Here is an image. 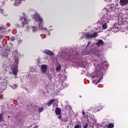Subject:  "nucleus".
Masks as SVG:
<instances>
[{
    "mask_svg": "<svg viewBox=\"0 0 128 128\" xmlns=\"http://www.w3.org/2000/svg\"><path fill=\"white\" fill-rule=\"evenodd\" d=\"M92 78H94L93 82L96 84H98V82H100V80L102 78V73L100 70H98L96 72H92Z\"/></svg>",
    "mask_w": 128,
    "mask_h": 128,
    "instance_id": "f257e3e1",
    "label": "nucleus"
},
{
    "mask_svg": "<svg viewBox=\"0 0 128 128\" xmlns=\"http://www.w3.org/2000/svg\"><path fill=\"white\" fill-rule=\"evenodd\" d=\"M34 18L38 22L39 30H46V28H44V25L42 24V18L40 17V16L38 14H34Z\"/></svg>",
    "mask_w": 128,
    "mask_h": 128,
    "instance_id": "f03ea898",
    "label": "nucleus"
},
{
    "mask_svg": "<svg viewBox=\"0 0 128 128\" xmlns=\"http://www.w3.org/2000/svg\"><path fill=\"white\" fill-rule=\"evenodd\" d=\"M18 60H15V62H14V64H12L11 66V68L12 70V72L13 74H14V76H16V74H18Z\"/></svg>",
    "mask_w": 128,
    "mask_h": 128,
    "instance_id": "7ed1b4c3",
    "label": "nucleus"
},
{
    "mask_svg": "<svg viewBox=\"0 0 128 128\" xmlns=\"http://www.w3.org/2000/svg\"><path fill=\"white\" fill-rule=\"evenodd\" d=\"M20 20L22 22L21 25L20 24H17L19 28H24L25 24H28V20L26 19V18H20Z\"/></svg>",
    "mask_w": 128,
    "mask_h": 128,
    "instance_id": "20e7f679",
    "label": "nucleus"
},
{
    "mask_svg": "<svg viewBox=\"0 0 128 128\" xmlns=\"http://www.w3.org/2000/svg\"><path fill=\"white\" fill-rule=\"evenodd\" d=\"M98 36V34L96 32H94L93 34H90V33H86L84 34V38H96Z\"/></svg>",
    "mask_w": 128,
    "mask_h": 128,
    "instance_id": "39448f33",
    "label": "nucleus"
},
{
    "mask_svg": "<svg viewBox=\"0 0 128 128\" xmlns=\"http://www.w3.org/2000/svg\"><path fill=\"white\" fill-rule=\"evenodd\" d=\"M42 53L45 54H47L50 56H52L54 54V52L48 50H43Z\"/></svg>",
    "mask_w": 128,
    "mask_h": 128,
    "instance_id": "423d86ee",
    "label": "nucleus"
},
{
    "mask_svg": "<svg viewBox=\"0 0 128 128\" xmlns=\"http://www.w3.org/2000/svg\"><path fill=\"white\" fill-rule=\"evenodd\" d=\"M48 70V66L46 64H42L41 66V72L42 74H46V70Z\"/></svg>",
    "mask_w": 128,
    "mask_h": 128,
    "instance_id": "0eeeda50",
    "label": "nucleus"
},
{
    "mask_svg": "<svg viewBox=\"0 0 128 128\" xmlns=\"http://www.w3.org/2000/svg\"><path fill=\"white\" fill-rule=\"evenodd\" d=\"M119 4L122 6H126V4H128V0H120Z\"/></svg>",
    "mask_w": 128,
    "mask_h": 128,
    "instance_id": "6e6552de",
    "label": "nucleus"
},
{
    "mask_svg": "<svg viewBox=\"0 0 128 128\" xmlns=\"http://www.w3.org/2000/svg\"><path fill=\"white\" fill-rule=\"evenodd\" d=\"M55 113L56 116H60V114H62V110L58 108H56L55 110Z\"/></svg>",
    "mask_w": 128,
    "mask_h": 128,
    "instance_id": "1a4fd4ad",
    "label": "nucleus"
},
{
    "mask_svg": "<svg viewBox=\"0 0 128 128\" xmlns=\"http://www.w3.org/2000/svg\"><path fill=\"white\" fill-rule=\"evenodd\" d=\"M104 41L102 40H100L98 42H96V46H104Z\"/></svg>",
    "mask_w": 128,
    "mask_h": 128,
    "instance_id": "9d476101",
    "label": "nucleus"
},
{
    "mask_svg": "<svg viewBox=\"0 0 128 128\" xmlns=\"http://www.w3.org/2000/svg\"><path fill=\"white\" fill-rule=\"evenodd\" d=\"M55 100H56L55 99H52L50 101H49L47 103L48 106H52V102H54Z\"/></svg>",
    "mask_w": 128,
    "mask_h": 128,
    "instance_id": "9b49d317",
    "label": "nucleus"
},
{
    "mask_svg": "<svg viewBox=\"0 0 128 128\" xmlns=\"http://www.w3.org/2000/svg\"><path fill=\"white\" fill-rule=\"evenodd\" d=\"M82 114L84 116L83 118H88V116L86 114V112H84V110H82Z\"/></svg>",
    "mask_w": 128,
    "mask_h": 128,
    "instance_id": "f8f14e48",
    "label": "nucleus"
},
{
    "mask_svg": "<svg viewBox=\"0 0 128 128\" xmlns=\"http://www.w3.org/2000/svg\"><path fill=\"white\" fill-rule=\"evenodd\" d=\"M108 128H114V124L113 123H110L107 126Z\"/></svg>",
    "mask_w": 128,
    "mask_h": 128,
    "instance_id": "ddd939ff",
    "label": "nucleus"
},
{
    "mask_svg": "<svg viewBox=\"0 0 128 128\" xmlns=\"http://www.w3.org/2000/svg\"><path fill=\"white\" fill-rule=\"evenodd\" d=\"M102 28L103 30H106L108 28V24L106 23L102 24Z\"/></svg>",
    "mask_w": 128,
    "mask_h": 128,
    "instance_id": "4468645a",
    "label": "nucleus"
},
{
    "mask_svg": "<svg viewBox=\"0 0 128 128\" xmlns=\"http://www.w3.org/2000/svg\"><path fill=\"white\" fill-rule=\"evenodd\" d=\"M4 116V113H1L0 114V122H2L4 120V118H2V116Z\"/></svg>",
    "mask_w": 128,
    "mask_h": 128,
    "instance_id": "2eb2a0df",
    "label": "nucleus"
},
{
    "mask_svg": "<svg viewBox=\"0 0 128 128\" xmlns=\"http://www.w3.org/2000/svg\"><path fill=\"white\" fill-rule=\"evenodd\" d=\"M74 128H82V126L79 124H76L74 126Z\"/></svg>",
    "mask_w": 128,
    "mask_h": 128,
    "instance_id": "dca6fc26",
    "label": "nucleus"
},
{
    "mask_svg": "<svg viewBox=\"0 0 128 128\" xmlns=\"http://www.w3.org/2000/svg\"><path fill=\"white\" fill-rule=\"evenodd\" d=\"M44 110V107H40L38 109V112H42Z\"/></svg>",
    "mask_w": 128,
    "mask_h": 128,
    "instance_id": "f3484780",
    "label": "nucleus"
},
{
    "mask_svg": "<svg viewBox=\"0 0 128 128\" xmlns=\"http://www.w3.org/2000/svg\"><path fill=\"white\" fill-rule=\"evenodd\" d=\"M88 124L86 123L83 124V128H88Z\"/></svg>",
    "mask_w": 128,
    "mask_h": 128,
    "instance_id": "a211bd4d",
    "label": "nucleus"
},
{
    "mask_svg": "<svg viewBox=\"0 0 128 128\" xmlns=\"http://www.w3.org/2000/svg\"><path fill=\"white\" fill-rule=\"evenodd\" d=\"M58 120H60L61 122H64V119L62 118V116H60V115H59V116H58Z\"/></svg>",
    "mask_w": 128,
    "mask_h": 128,
    "instance_id": "6ab92c4d",
    "label": "nucleus"
},
{
    "mask_svg": "<svg viewBox=\"0 0 128 128\" xmlns=\"http://www.w3.org/2000/svg\"><path fill=\"white\" fill-rule=\"evenodd\" d=\"M60 70V66H57L56 68V70L57 72H58V70Z\"/></svg>",
    "mask_w": 128,
    "mask_h": 128,
    "instance_id": "aec40b11",
    "label": "nucleus"
},
{
    "mask_svg": "<svg viewBox=\"0 0 128 128\" xmlns=\"http://www.w3.org/2000/svg\"><path fill=\"white\" fill-rule=\"evenodd\" d=\"M32 28V32H34L36 30V27L33 26Z\"/></svg>",
    "mask_w": 128,
    "mask_h": 128,
    "instance_id": "412c9836",
    "label": "nucleus"
},
{
    "mask_svg": "<svg viewBox=\"0 0 128 128\" xmlns=\"http://www.w3.org/2000/svg\"><path fill=\"white\" fill-rule=\"evenodd\" d=\"M14 40H16V38H14V36L11 37L10 40H11L12 42H14Z\"/></svg>",
    "mask_w": 128,
    "mask_h": 128,
    "instance_id": "4be33fe9",
    "label": "nucleus"
},
{
    "mask_svg": "<svg viewBox=\"0 0 128 128\" xmlns=\"http://www.w3.org/2000/svg\"><path fill=\"white\" fill-rule=\"evenodd\" d=\"M48 76L50 80H52V76H50V74H48Z\"/></svg>",
    "mask_w": 128,
    "mask_h": 128,
    "instance_id": "5701e85b",
    "label": "nucleus"
},
{
    "mask_svg": "<svg viewBox=\"0 0 128 128\" xmlns=\"http://www.w3.org/2000/svg\"><path fill=\"white\" fill-rule=\"evenodd\" d=\"M90 41L89 42H88V44H87L86 48H88V46H90Z\"/></svg>",
    "mask_w": 128,
    "mask_h": 128,
    "instance_id": "b1692460",
    "label": "nucleus"
},
{
    "mask_svg": "<svg viewBox=\"0 0 128 128\" xmlns=\"http://www.w3.org/2000/svg\"><path fill=\"white\" fill-rule=\"evenodd\" d=\"M107 20H108V17H107Z\"/></svg>",
    "mask_w": 128,
    "mask_h": 128,
    "instance_id": "393cba45",
    "label": "nucleus"
},
{
    "mask_svg": "<svg viewBox=\"0 0 128 128\" xmlns=\"http://www.w3.org/2000/svg\"><path fill=\"white\" fill-rule=\"evenodd\" d=\"M16 86H16H16H15V88H16Z\"/></svg>",
    "mask_w": 128,
    "mask_h": 128,
    "instance_id": "a878e982",
    "label": "nucleus"
},
{
    "mask_svg": "<svg viewBox=\"0 0 128 128\" xmlns=\"http://www.w3.org/2000/svg\"><path fill=\"white\" fill-rule=\"evenodd\" d=\"M112 8H113L112 7V8H111V10H112Z\"/></svg>",
    "mask_w": 128,
    "mask_h": 128,
    "instance_id": "bb28decb",
    "label": "nucleus"
},
{
    "mask_svg": "<svg viewBox=\"0 0 128 128\" xmlns=\"http://www.w3.org/2000/svg\"><path fill=\"white\" fill-rule=\"evenodd\" d=\"M15 4H16V2H15Z\"/></svg>",
    "mask_w": 128,
    "mask_h": 128,
    "instance_id": "cd10ccee",
    "label": "nucleus"
},
{
    "mask_svg": "<svg viewBox=\"0 0 128 128\" xmlns=\"http://www.w3.org/2000/svg\"><path fill=\"white\" fill-rule=\"evenodd\" d=\"M98 56H99V55H98Z\"/></svg>",
    "mask_w": 128,
    "mask_h": 128,
    "instance_id": "c85d7f7f",
    "label": "nucleus"
}]
</instances>
